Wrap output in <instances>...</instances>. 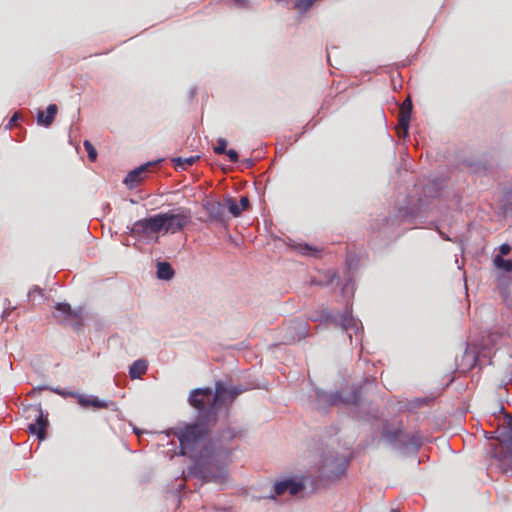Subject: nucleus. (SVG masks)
Here are the masks:
<instances>
[{
    "instance_id": "f257e3e1",
    "label": "nucleus",
    "mask_w": 512,
    "mask_h": 512,
    "mask_svg": "<svg viewBox=\"0 0 512 512\" xmlns=\"http://www.w3.org/2000/svg\"><path fill=\"white\" fill-rule=\"evenodd\" d=\"M177 436L182 455L191 459L199 460L202 455V449L206 448L209 428L206 423L198 422L185 426L175 433Z\"/></svg>"
},
{
    "instance_id": "f03ea898",
    "label": "nucleus",
    "mask_w": 512,
    "mask_h": 512,
    "mask_svg": "<svg viewBox=\"0 0 512 512\" xmlns=\"http://www.w3.org/2000/svg\"><path fill=\"white\" fill-rule=\"evenodd\" d=\"M244 389L241 387L228 388L222 381L215 383V391L213 395V402L209 413H213V420H215L216 411L221 408H229L234 402L235 398L242 394Z\"/></svg>"
},
{
    "instance_id": "7ed1b4c3",
    "label": "nucleus",
    "mask_w": 512,
    "mask_h": 512,
    "mask_svg": "<svg viewBox=\"0 0 512 512\" xmlns=\"http://www.w3.org/2000/svg\"><path fill=\"white\" fill-rule=\"evenodd\" d=\"M163 225L164 221L160 217V214L140 219L132 225L131 235L138 238H149L150 236L162 231Z\"/></svg>"
},
{
    "instance_id": "20e7f679",
    "label": "nucleus",
    "mask_w": 512,
    "mask_h": 512,
    "mask_svg": "<svg viewBox=\"0 0 512 512\" xmlns=\"http://www.w3.org/2000/svg\"><path fill=\"white\" fill-rule=\"evenodd\" d=\"M160 217L164 221L162 231L171 233L182 231L191 220L190 211L187 209H179L178 213H160Z\"/></svg>"
},
{
    "instance_id": "39448f33",
    "label": "nucleus",
    "mask_w": 512,
    "mask_h": 512,
    "mask_svg": "<svg viewBox=\"0 0 512 512\" xmlns=\"http://www.w3.org/2000/svg\"><path fill=\"white\" fill-rule=\"evenodd\" d=\"M213 395L212 389L209 387L197 388L191 391L189 403L199 412H205L207 410L205 418H213V413H209L211 403L213 402Z\"/></svg>"
},
{
    "instance_id": "423d86ee",
    "label": "nucleus",
    "mask_w": 512,
    "mask_h": 512,
    "mask_svg": "<svg viewBox=\"0 0 512 512\" xmlns=\"http://www.w3.org/2000/svg\"><path fill=\"white\" fill-rule=\"evenodd\" d=\"M27 418H34L35 422L29 424V431L36 434L40 440L46 437V428L48 426V415L45 414L41 405H33L27 409Z\"/></svg>"
},
{
    "instance_id": "0eeeda50",
    "label": "nucleus",
    "mask_w": 512,
    "mask_h": 512,
    "mask_svg": "<svg viewBox=\"0 0 512 512\" xmlns=\"http://www.w3.org/2000/svg\"><path fill=\"white\" fill-rule=\"evenodd\" d=\"M412 112V101L410 97H407L399 108V118H398V134L401 136L403 133L404 136L408 133L410 118Z\"/></svg>"
},
{
    "instance_id": "6e6552de",
    "label": "nucleus",
    "mask_w": 512,
    "mask_h": 512,
    "mask_svg": "<svg viewBox=\"0 0 512 512\" xmlns=\"http://www.w3.org/2000/svg\"><path fill=\"white\" fill-rule=\"evenodd\" d=\"M361 399V388H353L348 393H334L330 396V403L332 405L346 404V405H356L359 403Z\"/></svg>"
},
{
    "instance_id": "1a4fd4ad",
    "label": "nucleus",
    "mask_w": 512,
    "mask_h": 512,
    "mask_svg": "<svg viewBox=\"0 0 512 512\" xmlns=\"http://www.w3.org/2000/svg\"><path fill=\"white\" fill-rule=\"evenodd\" d=\"M203 208L208 214L209 220L218 223H225V206L218 201H207Z\"/></svg>"
},
{
    "instance_id": "9d476101",
    "label": "nucleus",
    "mask_w": 512,
    "mask_h": 512,
    "mask_svg": "<svg viewBox=\"0 0 512 512\" xmlns=\"http://www.w3.org/2000/svg\"><path fill=\"white\" fill-rule=\"evenodd\" d=\"M153 166V163H146L143 164L132 171H130L127 176L124 179V183L129 188H134L137 186L141 181H143L146 177V173L149 171V169Z\"/></svg>"
},
{
    "instance_id": "9b49d317",
    "label": "nucleus",
    "mask_w": 512,
    "mask_h": 512,
    "mask_svg": "<svg viewBox=\"0 0 512 512\" xmlns=\"http://www.w3.org/2000/svg\"><path fill=\"white\" fill-rule=\"evenodd\" d=\"M71 395L73 398H76L79 405L84 408L106 409L109 407L108 401L101 400L97 396H85L79 393H71Z\"/></svg>"
},
{
    "instance_id": "f8f14e48",
    "label": "nucleus",
    "mask_w": 512,
    "mask_h": 512,
    "mask_svg": "<svg viewBox=\"0 0 512 512\" xmlns=\"http://www.w3.org/2000/svg\"><path fill=\"white\" fill-rule=\"evenodd\" d=\"M304 488L303 483L296 482L292 479H286L283 481L276 482L274 485V491L276 495H282L288 491L292 496L297 495Z\"/></svg>"
},
{
    "instance_id": "ddd939ff",
    "label": "nucleus",
    "mask_w": 512,
    "mask_h": 512,
    "mask_svg": "<svg viewBox=\"0 0 512 512\" xmlns=\"http://www.w3.org/2000/svg\"><path fill=\"white\" fill-rule=\"evenodd\" d=\"M54 317L59 322L69 321L71 319H80L81 313L73 311L68 303H57L55 306Z\"/></svg>"
},
{
    "instance_id": "4468645a",
    "label": "nucleus",
    "mask_w": 512,
    "mask_h": 512,
    "mask_svg": "<svg viewBox=\"0 0 512 512\" xmlns=\"http://www.w3.org/2000/svg\"><path fill=\"white\" fill-rule=\"evenodd\" d=\"M226 205L233 217H238L241 215L242 211L248 209L249 199L247 197H242L240 199V204H237L233 198H227Z\"/></svg>"
},
{
    "instance_id": "2eb2a0df",
    "label": "nucleus",
    "mask_w": 512,
    "mask_h": 512,
    "mask_svg": "<svg viewBox=\"0 0 512 512\" xmlns=\"http://www.w3.org/2000/svg\"><path fill=\"white\" fill-rule=\"evenodd\" d=\"M57 111H58V108H57V105H55V104H50L47 107L46 116H44L43 111H38V113H37L38 123H40L46 127L50 126L55 119Z\"/></svg>"
},
{
    "instance_id": "dca6fc26",
    "label": "nucleus",
    "mask_w": 512,
    "mask_h": 512,
    "mask_svg": "<svg viewBox=\"0 0 512 512\" xmlns=\"http://www.w3.org/2000/svg\"><path fill=\"white\" fill-rule=\"evenodd\" d=\"M148 363L146 360H136L132 363L129 369V376L131 379L141 378L147 371Z\"/></svg>"
},
{
    "instance_id": "f3484780",
    "label": "nucleus",
    "mask_w": 512,
    "mask_h": 512,
    "mask_svg": "<svg viewBox=\"0 0 512 512\" xmlns=\"http://www.w3.org/2000/svg\"><path fill=\"white\" fill-rule=\"evenodd\" d=\"M174 276V270L168 262L157 264V277L163 280H170Z\"/></svg>"
},
{
    "instance_id": "a211bd4d",
    "label": "nucleus",
    "mask_w": 512,
    "mask_h": 512,
    "mask_svg": "<svg viewBox=\"0 0 512 512\" xmlns=\"http://www.w3.org/2000/svg\"><path fill=\"white\" fill-rule=\"evenodd\" d=\"M200 157L198 155L190 156V157H177L174 158L172 161L176 168H181L183 170L187 169L188 167L192 166Z\"/></svg>"
},
{
    "instance_id": "6ab92c4d",
    "label": "nucleus",
    "mask_w": 512,
    "mask_h": 512,
    "mask_svg": "<svg viewBox=\"0 0 512 512\" xmlns=\"http://www.w3.org/2000/svg\"><path fill=\"white\" fill-rule=\"evenodd\" d=\"M494 265L496 268L503 270L505 272L512 271V260L504 259L501 255H497L494 258Z\"/></svg>"
},
{
    "instance_id": "aec40b11",
    "label": "nucleus",
    "mask_w": 512,
    "mask_h": 512,
    "mask_svg": "<svg viewBox=\"0 0 512 512\" xmlns=\"http://www.w3.org/2000/svg\"><path fill=\"white\" fill-rule=\"evenodd\" d=\"M318 0H295L294 9L303 14L307 12Z\"/></svg>"
},
{
    "instance_id": "412c9836",
    "label": "nucleus",
    "mask_w": 512,
    "mask_h": 512,
    "mask_svg": "<svg viewBox=\"0 0 512 512\" xmlns=\"http://www.w3.org/2000/svg\"><path fill=\"white\" fill-rule=\"evenodd\" d=\"M83 145L88 154L89 160L94 162L97 159V151H96L95 147L88 140H85Z\"/></svg>"
},
{
    "instance_id": "4be33fe9",
    "label": "nucleus",
    "mask_w": 512,
    "mask_h": 512,
    "mask_svg": "<svg viewBox=\"0 0 512 512\" xmlns=\"http://www.w3.org/2000/svg\"><path fill=\"white\" fill-rule=\"evenodd\" d=\"M227 141L224 138H219L217 140V146L214 147V153L217 155H222L226 153Z\"/></svg>"
},
{
    "instance_id": "5701e85b",
    "label": "nucleus",
    "mask_w": 512,
    "mask_h": 512,
    "mask_svg": "<svg viewBox=\"0 0 512 512\" xmlns=\"http://www.w3.org/2000/svg\"><path fill=\"white\" fill-rule=\"evenodd\" d=\"M403 444L419 447L421 445V438L417 434H412L411 436L408 437L407 441H403Z\"/></svg>"
},
{
    "instance_id": "b1692460",
    "label": "nucleus",
    "mask_w": 512,
    "mask_h": 512,
    "mask_svg": "<svg viewBox=\"0 0 512 512\" xmlns=\"http://www.w3.org/2000/svg\"><path fill=\"white\" fill-rule=\"evenodd\" d=\"M225 154L228 156V158H229V160H230L231 162H233V163L238 162V160H239V155H238V153H237V151H236V150H234V149L226 150V153H225Z\"/></svg>"
},
{
    "instance_id": "393cba45",
    "label": "nucleus",
    "mask_w": 512,
    "mask_h": 512,
    "mask_svg": "<svg viewBox=\"0 0 512 512\" xmlns=\"http://www.w3.org/2000/svg\"><path fill=\"white\" fill-rule=\"evenodd\" d=\"M402 432L400 430H396L393 433H386L385 437L389 439L390 441H395L400 438Z\"/></svg>"
},
{
    "instance_id": "a878e982",
    "label": "nucleus",
    "mask_w": 512,
    "mask_h": 512,
    "mask_svg": "<svg viewBox=\"0 0 512 512\" xmlns=\"http://www.w3.org/2000/svg\"><path fill=\"white\" fill-rule=\"evenodd\" d=\"M225 480V473H221L218 476L212 475L208 477V481H214L217 483H222Z\"/></svg>"
},
{
    "instance_id": "bb28decb",
    "label": "nucleus",
    "mask_w": 512,
    "mask_h": 512,
    "mask_svg": "<svg viewBox=\"0 0 512 512\" xmlns=\"http://www.w3.org/2000/svg\"><path fill=\"white\" fill-rule=\"evenodd\" d=\"M19 119V114L15 113L9 120L8 127L12 128L17 124V121Z\"/></svg>"
},
{
    "instance_id": "cd10ccee",
    "label": "nucleus",
    "mask_w": 512,
    "mask_h": 512,
    "mask_svg": "<svg viewBox=\"0 0 512 512\" xmlns=\"http://www.w3.org/2000/svg\"><path fill=\"white\" fill-rule=\"evenodd\" d=\"M54 392L63 396V397H73L71 393H75L74 391H64L61 389H54Z\"/></svg>"
},
{
    "instance_id": "c85d7f7f",
    "label": "nucleus",
    "mask_w": 512,
    "mask_h": 512,
    "mask_svg": "<svg viewBox=\"0 0 512 512\" xmlns=\"http://www.w3.org/2000/svg\"><path fill=\"white\" fill-rule=\"evenodd\" d=\"M510 251H511V248H510V246L508 244H502L500 246V253L502 255H507V254L510 253Z\"/></svg>"
},
{
    "instance_id": "c756f323",
    "label": "nucleus",
    "mask_w": 512,
    "mask_h": 512,
    "mask_svg": "<svg viewBox=\"0 0 512 512\" xmlns=\"http://www.w3.org/2000/svg\"><path fill=\"white\" fill-rule=\"evenodd\" d=\"M233 1L238 6H244L246 3V0H233Z\"/></svg>"
},
{
    "instance_id": "7c9ffc66",
    "label": "nucleus",
    "mask_w": 512,
    "mask_h": 512,
    "mask_svg": "<svg viewBox=\"0 0 512 512\" xmlns=\"http://www.w3.org/2000/svg\"><path fill=\"white\" fill-rule=\"evenodd\" d=\"M301 250L304 254H307V251H310L311 248L308 245H305L304 247H301Z\"/></svg>"
},
{
    "instance_id": "2f4dec72",
    "label": "nucleus",
    "mask_w": 512,
    "mask_h": 512,
    "mask_svg": "<svg viewBox=\"0 0 512 512\" xmlns=\"http://www.w3.org/2000/svg\"><path fill=\"white\" fill-rule=\"evenodd\" d=\"M511 442H512V436H511Z\"/></svg>"
}]
</instances>
